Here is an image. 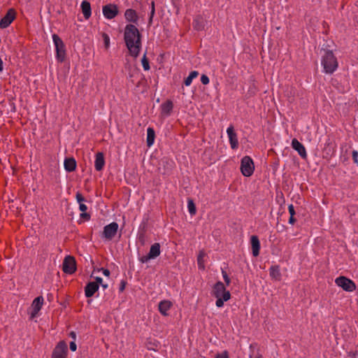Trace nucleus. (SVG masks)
<instances>
[{
    "mask_svg": "<svg viewBox=\"0 0 358 358\" xmlns=\"http://www.w3.org/2000/svg\"><path fill=\"white\" fill-rule=\"evenodd\" d=\"M142 35L135 24H127L124 27V41L131 56L136 58L140 53Z\"/></svg>",
    "mask_w": 358,
    "mask_h": 358,
    "instance_id": "1",
    "label": "nucleus"
},
{
    "mask_svg": "<svg viewBox=\"0 0 358 358\" xmlns=\"http://www.w3.org/2000/svg\"><path fill=\"white\" fill-rule=\"evenodd\" d=\"M211 294L217 299L215 305L218 308H222L224 303L231 298L229 291L226 289L224 285L221 281L217 282L213 285Z\"/></svg>",
    "mask_w": 358,
    "mask_h": 358,
    "instance_id": "2",
    "label": "nucleus"
},
{
    "mask_svg": "<svg viewBox=\"0 0 358 358\" xmlns=\"http://www.w3.org/2000/svg\"><path fill=\"white\" fill-rule=\"evenodd\" d=\"M322 65L327 73H333L338 68V61L331 50H325L322 56Z\"/></svg>",
    "mask_w": 358,
    "mask_h": 358,
    "instance_id": "3",
    "label": "nucleus"
},
{
    "mask_svg": "<svg viewBox=\"0 0 358 358\" xmlns=\"http://www.w3.org/2000/svg\"><path fill=\"white\" fill-rule=\"evenodd\" d=\"M52 40L56 50V58L59 62H63L66 58V47L62 38L56 34L52 35Z\"/></svg>",
    "mask_w": 358,
    "mask_h": 358,
    "instance_id": "4",
    "label": "nucleus"
},
{
    "mask_svg": "<svg viewBox=\"0 0 358 358\" xmlns=\"http://www.w3.org/2000/svg\"><path fill=\"white\" fill-rule=\"evenodd\" d=\"M255 170V165L252 159L249 156H245L241 162V171L244 176H251Z\"/></svg>",
    "mask_w": 358,
    "mask_h": 358,
    "instance_id": "5",
    "label": "nucleus"
},
{
    "mask_svg": "<svg viewBox=\"0 0 358 358\" xmlns=\"http://www.w3.org/2000/svg\"><path fill=\"white\" fill-rule=\"evenodd\" d=\"M118 227V224L115 222H113L109 224L106 225L103 227L101 237L108 241L112 240L117 234Z\"/></svg>",
    "mask_w": 358,
    "mask_h": 358,
    "instance_id": "6",
    "label": "nucleus"
},
{
    "mask_svg": "<svg viewBox=\"0 0 358 358\" xmlns=\"http://www.w3.org/2000/svg\"><path fill=\"white\" fill-rule=\"evenodd\" d=\"M62 271L67 274H73L76 271L75 257L71 255L65 257L62 263Z\"/></svg>",
    "mask_w": 358,
    "mask_h": 358,
    "instance_id": "7",
    "label": "nucleus"
},
{
    "mask_svg": "<svg viewBox=\"0 0 358 358\" xmlns=\"http://www.w3.org/2000/svg\"><path fill=\"white\" fill-rule=\"evenodd\" d=\"M68 353L67 344L64 341H59L52 353V358H66Z\"/></svg>",
    "mask_w": 358,
    "mask_h": 358,
    "instance_id": "8",
    "label": "nucleus"
},
{
    "mask_svg": "<svg viewBox=\"0 0 358 358\" xmlns=\"http://www.w3.org/2000/svg\"><path fill=\"white\" fill-rule=\"evenodd\" d=\"M335 282L338 286L342 287L345 291L352 292L356 289L355 283L345 276L337 278Z\"/></svg>",
    "mask_w": 358,
    "mask_h": 358,
    "instance_id": "9",
    "label": "nucleus"
},
{
    "mask_svg": "<svg viewBox=\"0 0 358 358\" xmlns=\"http://www.w3.org/2000/svg\"><path fill=\"white\" fill-rule=\"evenodd\" d=\"M102 11L103 16L108 20L115 18L119 13L118 7L114 3H108L103 6Z\"/></svg>",
    "mask_w": 358,
    "mask_h": 358,
    "instance_id": "10",
    "label": "nucleus"
},
{
    "mask_svg": "<svg viewBox=\"0 0 358 358\" xmlns=\"http://www.w3.org/2000/svg\"><path fill=\"white\" fill-rule=\"evenodd\" d=\"M16 12L13 8L9 9L6 14L0 21V27L1 29L7 28L15 19Z\"/></svg>",
    "mask_w": 358,
    "mask_h": 358,
    "instance_id": "11",
    "label": "nucleus"
},
{
    "mask_svg": "<svg viewBox=\"0 0 358 358\" xmlns=\"http://www.w3.org/2000/svg\"><path fill=\"white\" fill-rule=\"evenodd\" d=\"M43 297L42 296L35 298L31 303V311L30 313V319H34L42 308L43 304Z\"/></svg>",
    "mask_w": 358,
    "mask_h": 358,
    "instance_id": "12",
    "label": "nucleus"
},
{
    "mask_svg": "<svg viewBox=\"0 0 358 358\" xmlns=\"http://www.w3.org/2000/svg\"><path fill=\"white\" fill-rule=\"evenodd\" d=\"M292 148L296 150L301 158L306 159L307 158V153L304 145L300 143L296 138H293L292 141Z\"/></svg>",
    "mask_w": 358,
    "mask_h": 358,
    "instance_id": "13",
    "label": "nucleus"
},
{
    "mask_svg": "<svg viewBox=\"0 0 358 358\" xmlns=\"http://www.w3.org/2000/svg\"><path fill=\"white\" fill-rule=\"evenodd\" d=\"M124 17L129 24H138L139 17L137 12L134 9H127L124 12Z\"/></svg>",
    "mask_w": 358,
    "mask_h": 358,
    "instance_id": "14",
    "label": "nucleus"
},
{
    "mask_svg": "<svg viewBox=\"0 0 358 358\" xmlns=\"http://www.w3.org/2000/svg\"><path fill=\"white\" fill-rule=\"evenodd\" d=\"M227 133L228 134L229 143L232 149L235 150L238 146V141L237 138V135L234 131V127L231 125L227 129Z\"/></svg>",
    "mask_w": 358,
    "mask_h": 358,
    "instance_id": "15",
    "label": "nucleus"
},
{
    "mask_svg": "<svg viewBox=\"0 0 358 358\" xmlns=\"http://www.w3.org/2000/svg\"><path fill=\"white\" fill-rule=\"evenodd\" d=\"M250 244L252 251V255L254 257H257L259 255L260 250V241L257 236L252 235L250 237Z\"/></svg>",
    "mask_w": 358,
    "mask_h": 358,
    "instance_id": "16",
    "label": "nucleus"
},
{
    "mask_svg": "<svg viewBox=\"0 0 358 358\" xmlns=\"http://www.w3.org/2000/svg\"><path fill=\"white\" fill-rule=\"evenodd\" d=\"M99 290V285L94 282H89L85 287V294L87 298H90Z\"/></svg>",
    "mask_w": 358,
    "mask_h": 358,
    "instance_id": "17",
    "label": "nucleus"
},
{
    "mask_svg": "<svg viewBox=\"0 0 358 358\" xmlns=\"http://www.w3.org/2000/svg\"><path fill=\"white\" fill-rule=\"evenodd\" d=\"M206 26V20L203 19L202 15H196L192 22V27L196 31H202L204 29Z\"/></svg>",
    "mask_w": 358,
    "mask_h": 358,
    "instance_id": "18",
    "label": "nucleus"
},
{
    "mask_svg": "<svg viewBox=\"0 0 358 358\" xmlns=\"http://www.w3.org/2000/svg\"><path fill=\"white\" fill-rule=\"evenodd\" d=\"M160 107L162 114L166 116H169L171 115L173 108V101L170 99H168L164 102Z\"/></svg>",
    "mask_w": 358,
    "mask_h": 358,
    "instance_id": "19",
    "label": "nucleus"
},
{
    "mask_svg": "<svg viewBox=\"0 0 358 358\" xmlns=\"http://www.w3.org/2000/svg\"><path fill=\"white\" fill-rule=\"evenodd\" d=\"M105 165V159L103 152H97L95 156L94 167L97 171H101Z\"/></svg>",
    "mask_w": 358,
    "mask_h": 358,
    "instance_id": "20",
    "label": "nucleus"
},
{
    "mask_svg": "<svg viewBox=\"0 0 358 358\" xmlns=\"http://www.w3.org/2000/svg\"><path fill=\"white\" fill-rule=\"evenodd\" d=\"M172 303L169 300H163L159 302L158 309L159 313L164 315H169L168 310L171 308Z\"/></svg>",
    "mask_w": 358,
    "mask_h": 358,
    "instance_id": "21",
    "label": "nucleus"
},
{
    "mask_svg": "<svg viewBox=\"0 0 358 358\" xmlns=\"http://www.w3.org/2000/svg\"><path fill=\"white\" fill-rule=\"evenodd\" d=\"M80 7L85 19L88 20L92 15L90 3L87 0H84L82 1Z\"/></svg>",
    "mask_w": 358,
    "mask_h": 358,
    "instance_id": "22",
    "label": "nucleus"
},
{
    "mask_svg": "<svg viewBox=\"0 0 358 358\" xmlns=\"http://www.w3.org/2000/svg\"><path fill=\"white\" fill-rule=\"evenodd\" d=\"M64 165L67 172H73L76 169L77 163L73 157H69L65 159Z\"/></svg>",
    "mask_w": 358,
    "mask_h": 358,
    "instance_id": "23",
    "label": "nucleus"
},
{
    "mask_svg": "<svg viewBox=\"0 0 358 358\" xmlns=\"http://www.w3.org/2000/svg\"><path fill=\"white\" fill-rule=\"evenodd\" d=\"M250 358H262L260 349L257 343H252L250 345Z\"/></svg>",
    "mask_w": 358,
    "mask_h": 358,
    "instance_id": "24",
    "label": "nucleus"
},
{
    "mask_svg": "<svg viewBox=\"0 0 358 358\" xmlns=\"http://www.w3.org/2000/svg\"><path fill=\"white\" fill-rule=\"evenodd\" d=\"M160 248L161 246L159 243H155L151 245L150 251L148 254L152 259L159 256L161 253Z\"/></svg>",
    "mask_w": 358,
    "mask_h": 358,
    "instance_id": "25",
    "label": "nucleus"
},
{
    "mask_svg": "<svg viewBox=\"0 0 358 358\" xmlns=\"http://www.w3.org/2000/svg\"><path fill=\"white\" fill-rule=\"evenodd\" d=\"M269 274L275 280L280 281L281 280V273L278 265L271 266L269 268Z\"/></svg>",
    "mask_w": 358,
    "mask_h": 358,
    "instance_id": "26",
    "label": "nucleus"
},
{
    "mask_svg": "<svg viewBox=\"0 0 358 358\" xmlns=\"http://www.w3.org/2000/svg\"><path fill=\"white\" fill-rule=\"evenodd\" d=\"M155 139V131L152 127H148L147 129V139L146 143L148 147H150L153 145Z\"/></svg>",
    "mask_w": 358,
    "mask_h": 358,
    "instance_id": "27",
    "label": "nucleus"
},
{
    "mask_svg": "<svg viewBox=\"0 0 358 358\" xmlns=\"http://www.w3.org/2000/svg\"><path fill=\"white\" fill-rule=\"evenodd\" d=\"M199 76V72L196 71H192L190 72L189 76L184 80V84L186 86L191 85L192 80Z\"/></svg>",
    "mask_w": 358,
    "mask_h": 358,
    "instance_id": "28",
    "label": "nucleus"
},
{
    "mask_svg": "<svg viewBox=\"0 0 358 358\" xmlns=\"http://www.w3.org/2000/svg\"><path fill=\"white\" fill-rule=\"evenodd\" d=\"M205 257V252L203 251H200L199 254L197 257V264L198 267L201 270L205 269V265H204V261L203 257Z\"/></svg>",
    "mask_w": 358,
    "mask_h": 358,
    "instance_id": "29",
    "label": "nucleus"
},
{
    "mask_svg": "<svg viewBox=\"0 0 358 358\" xmlns=\"http://www.w3.org/2000/svg\"><path fill=\"white\" fill-rule=\"evenodd\" d=\"M288 210H289V213L290 214V217H289V223L291 224H294V223L296 222V220L294 217V215H295L296 213H295V210H294V207L293 204L289 205Z\"/></svg>",
    "mask_w": 358,
    "mask_h": 358,
    "instance_id": "30",
    "label": "nucleus"
},
{
    "mask_svg": "<svg viewBox=\"0 0 358 358\" xmlns=\"http://www.w3.org/2000/svg\"><path fill=\"white\" fill-rule=\"evenodd\" d=\"M187 208L191 215H194L196 213V208L194 201L192 199L187 200Z\"/></svg>",
    "mask_w": 358,
    "mask_h": 358,
    "instance_id": "31",
    "label": "nucleus"
},
{
    "mask_svg": "<svg viewBox=\"0 0 358 358\" xmlns=\"http://www.w3.org/2000/svg\"><path fill=\"white\" fill-rule=\"evenodd\" d=\"M155 14V1H152L151 2V10H150V16H149V19H148V24L149 25L152 24V19L154 17Z\"/></svg>",
    "mask_w": 358,
    "mask_h": 358,
    "instance_id": "32",
    "label": "nucleus"
},
{
    "mask_svg": "<svg viewBox=\"0 0 358 358\" xmlns=\"http://www.w3.org/2000/svg\"><path fill=\"white\" fill-rule=\"evenodd\" d=\"M141 63H142V65H143V69L145 71H148L150 70V63H149V60L146 57V55L144 54L142 59H141Z\"/></svg>",
    "mask_w": 358,
    "mask_h": 358,
    "instance_id": "33",
    "label": "nucleus"
},
{
    "mask_svg": "<svg viewBox=\"0 0 358 358\" xmlns=\"http://www.w3.org/2000/svg\"><path fill=\"white\" fill-rule=\"evenodd\" d=\"M135 75H137V76H141V78L139 79V82L137 85V86H138L140 84H141L142 83H145L146 81V79L145 78V76L143 75V74H140L138 72H136V73H129V76L131 78L132 77H134Z\"/></svg>",
    "mask_w": 358,
    "mask_h": 358,
    "instance_id": "34",
    "label": "nucleus"
},
{
    "mask_svg": "<svg viewBox=\"0 0 358 358\" xmlns=\"http://www.w3.org/2000/svg\"><path fill=\"white\" fill-rule=\"evenodd\" d=\"M222 274L223 279L226 283V285L229 286L231 283V279L229 277L227 273L224 270L222 269Z\"/></svg>",
    "mask_w": 358,
    "mask_h": 358,
    "instance_id": "35",
    "label": "nucleus"
},
{
    "mask_svg": "<svg viewBox=\"0 0 358 358\" xmlns=\"http://www.w3.org/2000/svg\"><path fill=\"white\" fill-rule=\"evenodd\" d=\"M158 347V342H148L147 343V348L149 350H156V348Z\"/></svg>",
    "mask_w": 358,
    "mask_h": 358,
    "instance_id": "36",
    "label": "nucleus"
},
{
    "mask_svg": "<svg viewBox=\"0 0 358 358\" xmlns=\"http://www.w3.org/2000/svg\"><path fill=\"white\" fill-rule=\"evenodd\" d=\"M102 37H103V39L104 41L105 47H106V48H108L110 45V38H109L108 35L106 33H103L102 34Z\"/></svg>",
    "mask_w": 358,
    "mask_h": 358,
    "instance_id": "37",
    "label": "nucleus"
},
{
    "mask_svg": "<svg viewBox=\"0 0 358 358\" xmlns=\"http://www.w3.org/2000/svg\"><path fill=\"white\" fill-rule=\"evenodd\" d=\"M76 198L77 201H78L79 203H83V201H85V197H84V196H83V194H82L80 192H78L76 193Z\"/></svg>",
    "mask_w": 358,
    "mask_h": 358,
    "instance_id": "38",
    "label": "nucleus"
},
{
    "mask_svg": "<svg viewBox=\"0 0 358 358\" xmlns=\"http://www.w3.org/2000/svg\"><path fill=\"white\" fill-rule=\"evenodd\" d=\"M201 82L203 85H208L210 82L209 78L206 75L203 74L201 77Z\"/></svg>",
    "mask_w": 358,
    "mask_h": 358,
    "instance_id": "39",
    "label": "nucleus"
},
{
    "mask_svg": "<svg viewBox=\"0 0 358 358\" xmlns=\"http://www.w3.org/2000/svg\"><path fill=\"white\" fill-rule=\"evenodd\" d=\"M150 259H152L149 256L148 254L146 255L142 256L141 257L139 258V261L143 264L148 262Z\"/></svg>",
    "mask_w": 358,
    "mask_h": 358,
    "instance_id": "40",
    "label": "nucleus"
},
{
    "mask_svg": "<svg viewBox=\"0 0 358 358\" xmlns=\"http://www.w3.org/2000/svg\"><path fill=\"white\" fill-rule=\"evenodd\" d=\"M126 285H127L126 280H121L120 284V287H119L120 292H122L124 290Z\"/></svg>",
    "mask_w": 358,
    "mask_h": 358,
    "instance_id": "41",
    "label": "nucleus"
},
{
    "mask_svg": "<svg viewBox=\"0 0 358 358\" xmlns=\"http://www.w3.org/2000/svg\"><path fill=\"white\" fill-rule=\"evenodd\" d=\"M352 157L353 162L356 164L358 163V152L357 150H353L352 153Z\"/></svg>",
    "mask_w": 358,
    "mask_h": 358,
    "instance_id": "42",
    "label": "nucleus"
},
{
    "mask_svg": "<svg viewBox=\"0 0 358 358\" xmlns=\"http://www.w3.org/2000/svg\"><path fill=\"white\" fill-rule=\"evenodd\" d=\"M80 217L83 218L85 220L88 221L90 220V215L86 212H82L80 214Z\"/></svg>",
    "mask_w": 358,
    "mask_h": 358,
    "instance_id": "43",
    "label": "nucleus"
},
{
    "mask_svg": "<svg viewBox=\"0 0 358 358\" xmlns=\"http://www.w3.org/2000/svg\"><path fill=\"white\" fill-rule=\"evenodd\" d=\"M98 271H101L103 272V274L106 276V277H109L110 276V272L108 269L107 268H99L98 269Z\"/></svg>",
    "mask_w": 358,
    "mask_h": 358,
    "instance_id": "44",
    "label": "nucleus"
},
{
    "mask_svg": "<svg viewBox=\"0 0 358 358\" xmlns=\"http://www.w3.org/2000/svg\"><path fill=\"white\" fill-rule=\"evenodd\" d=\"M215 358H229L228 352L224 351L222 354L217 355Z\"/></svg>",
    "mask_w": 358,
    "mask_h": 358,
    "instance_id": "45",
    "label": "nucleus"
},
{
    "mask_svg": "<svg viewBox=\"0 0 358 358\" xmlns=\"http://www.w3.org/2000/svg\"><path fill=\"white\" fill-rule=\"evenodd\" d=\"M70 350L73 352H75L77 349V345L75 341H71L69 345Z\"/></svg>",
    "mask_w": 358,
    "mask_h": 358,
    "instance_id": "46",
    "label": "nucleus"
},
{
    "mask_svg": "<svg viewBox=\"0 0 358 358\" xmlns=\"http://www.w3.org/2000/svg\"><path fill=\"white\" fill-rule=\"evenodd\" d=\"M79 209L82 212H86L87 210V206L85 204L80 203H79Z\"/></svg>",
    "mask_w": 358,
    "mask_h": 358,
    "instance_id": "47",
    "label": "nucleus"
},
{
    "mask_svg": "<svg viewBox=\"0 0 358 358\" xmlns=\"http://www.w3.org/2000/svg\"><path fill=\"white\" fill-rule=\"evenodd\" d=\"M94 283H97L99 287L103 283V280L101 277H96Z\"/></svg>",
    "mask_w": 358,
    "mask_h": 358,
    "instance_id": "48",
    "label": "nucleus"
},
{
    "mask_svg": "<svg viewBox=\"0 0 358 358\" xmlns=\"http://www.w3.org/2000/svg\"><path fill=\"white\" fill-rule=\"evenodd\" d=\"M138 238V241L142 243V244L144 243V234L143 233H139Z\"/></svg>",
    "mask_w": 358,
    "mask_h": 358,
    "instance_id": "49",
    "label": "nucleus"
},
{
    "mask_svg": "<svg viewBox=\"0 0 358 358\" xmlns=\"http://www.w3.org/2000/svg\"><path fill=\"white\" fill-rule=\"evenodd\" d=\"M69 337L73 339L74 341L76 339V334L75 331H71L69 334Z\"/></svg>",
    "mask_w": 358,
    "mask_h": 358,
    "instance_id": "50",
    "label": "nucleus"
},
{
    "mask_svg": "<svg viewBox=\"0 0 358 358\" xmlns=\"http://www.w3.org/2000/svg\"><path fill=\"white\" fill-rule=\"evenodd\" d=\"M3 71V61L0 57V72Z\"/></svg>",
    "mask_w": 358,
    "mask_h": 358,
    "instance_id": "51",
    "label": "nucleus"
},
{
    "mask_svg": "<svg viewBox=\"0 0 358 358\" xmlns=\"http://www.w3.org/2000/svg\"><path fill=\"white\" fill-rule=\"evenodd\" d=\"M101 286L103 289H106V288L108 287V285H107V284H103V283H102V284L101 285Z\"/></svg>",
    "mask_w": 358,
    "mask_h": 358,
    "instance_id": "52",
    "label": "nucleus"
},
{
    "mask_svg": "<svg viewBox=\"0 0 358 358\" xmlns=\"http://www.w3.org/2000/svg\"><path fill=\"white\" fill-rule=\"evenodd\" d=\"M357 164H358V163H357Z\"/></svg>",
    "mask_w": 358,
    "mask_h": 358,
    "instance_id": "53",
    "label": "nucleus"
}]
</instances>
